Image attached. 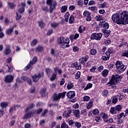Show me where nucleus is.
Returning a JSON list of instances; mask_svg holds the SVG:
<instances>
[{
	"instance_id": "nucleus-1",
	"label": "nucleus",
	"mask_w": 128,
	"mask_h": 128,
	"mask_svg": "<svg viewBox=\"0 0 128 128\" xmlns=\"http://www.w3.org/2000/svg\"><path fill=\"white\" fill-rule=\"evenodd\" d=\"M112 20L118 24H128V12L114 14L112 16Z\"/></svg>"
},
{
	"instance_id": "nucleus-2",
	"label": "nucleus",
	"mask_w": 128,
	"mask_h": 128,
	"mask_svg": "<svg viewBox=\"0 0 128 128\" xmlns=\"http://www.w3.org/2000/svg\"><path fill=\"white\" fill-rule=\"evenodd\" d=\"M121 78H122V76H119L118 74H116V76L113 75L110 80L107 84L108 86H111L112 84H116L118 82H120V80H121Z\"/></svg>"
},
{
	"instance_id": "nucleus-3",
	"label": "nucleus",
	"mask_w": 128,
	"mask_h": 128,
	"mask_svg": "<svg viewBox=\"0 0 128 128\" xmlns=\"http://www.w3.org/2000/svg\"><path fill=\"white\" fill-rule=\"evenodd\" d=\"M116 68L117 69L116 72L118 74H122V72H123L126 70V66L122 64V62L118 61L116 62Z\"/></svg>"
},
{
	"instance_id": "nucleus-4",
	"label": "nucleus",
	"mask_w": 128,
	"mask_h": 128,
	"mask_svg": "<svg viewBox=\"0 0 128 128\" xmlns=\"http://www.w3.org/2000/svg\"><path fill=\"white\" fill-rule=\"evenodd\" d=\"M46 4H48V6H50V12L52 14V10H54L56 6V1H54V0H46Z\"/></svg>"
},
{
	"instance_id": "nucleus-5",
	"label": "nucleus",
	"mask_w": 128,
	"mask_h": 128,
	"mask_svg": "<svg viewBox=\"0 0 128 128\" xmlns=\"http://www.w3.org/2000/svg\"><path fill=\"white\" fill-rule=\"evenodd\" d=\"M121 110L122 106L118 104L115 107L111 108L110 110V112H111V114H118V112H120Z\"/></svg>"
},
{
	"instance_id": "nucleus-6",
	"label": "nucleus",
	"mask_w": 128,
	"mask_h": 128,
	"mask_svg": "<svg viewBox=\"0 0 128 128\" xmlns=\"http://www.w3.org/2000/svg\"><path fill=\"white\" fill-rule=\"evenodd\" d=\"M60 98H64V92H63L62 93H60L58 94H53L52 99L55 102H58Z\"/></svg>"
},
{
	"instance_id": "nucleus-7",
	"label": "nucleus",
	"mask_w": 128,
	"mask_h": 128,
	"mask_svg": "<svg viewBox=\"0 0 128 128\" xmlns=\"http://www.w3.org/2000/svg\"><path fill=\"white\" fill-rule=\"evenodd\" d=\"M102 36V33H94L90 36V40H100Z\"/></svg>"
},
{
	"instance_id": "nucleus-8",
	"label": "nucleus",
	"mask_w": 128,
	"mask_h": 128,
	"mask_svg": "<svg viewBox=\"0 0 128 128\" xmlns=\"http://www.w3.org/2000/svg\"><path fill=\"white\" fill-rule=\"evenodd\" d=\"M42 76H44V73L39 72L38 74H36L34 76H32V80L34 82H38V80L42 78Z\"/></svg>"
},
{
	"instance_id": "nucleus-9",
	"label": "nucleus",
	"mask_w": 128,
	"mask_h": 128,
	"mask_svg": "<svg viewBox=\"0 0 128 128\" xmlns=\"http://www.w3.org/2000/svg\"><path fill=\"white\" fill-rule=\"evenodd\" d=\"M108 53L106 52V54H106V56H102V60H108L110 58V54H112V51L110 48L108 50Z\"/></svg>"
},
{
	"instance_id": "nucleus-10",
	"label": "nucleus",
	"mask_w": 128,
	"mask_h": 128,
	"mask_svg": "<svg viewBox=\"0 0 128 128\" xmlns=\"http://www.w3.org/2000/svg\"><path fill=\"white\" fill-rule=\"evenodd\" d=\"M36 60H38L36 57H34L32 61H30V63L26 66V70H30V66H34V64L36 62Z\"/></svg>"
},
{
	"instance_id": "nucleus-11",
	"label": "nucleus",
	"mask_w": 128,
	"mask_h": 128,
	"mask_svg": "<svg viewBox=\"0 0 128 128\" xmlns=\"http://www.w3.org/2000/svg\"><path fill=\"white\" fill-rule=\"evenodd\" d=\"M58 44L60 48H64V38L60 36L58 40Z\"/></svg>"
},
{
	"instance_id": "nucleus-12",
	"label": "nucleus",
	"mask_w": 128,
	"mask_h": 128,
	"mask_svg": "<svg viewBox=\"0 0 128 128\" xmlns=\"http://www.w3.org/2000/svg\"><path fill=\"white\" fill-rule=\"evenodd\" d=\"M26 112V114H24L23 118H32V116H34V112H26V110H25Z\"/></svg>"
},
{
	"instance_id": "nucleus-13",
	"label": "nucleus",
	"mask_w": 128,
	"mask_h": 128,
	"mask_svg": "<svg viewBox=\"0 0 128 128\" xmlns=\"http://www.w3.org/2000/svg\"><path fill=\"white\" fill-rule=\"evenodd\" d=\"M13 80H14V76H12L8 75L5 77L4 82H12Z\"/></svg>"
},
{
	"instance_id": "nucleus-14",
	"label": "nucleus",
	"mask_w": 128,
	"mask_h": 128,
	"mask_svg": "<svg viewBox=\"0 0 128 128\" xmlns=\"http://www.w3.org/2000/svg\"><path fill=\"white\" fill-rule=\"evenodd\" d=\"M68 98H74L76 96V93L74 91H70L66 94Z\"/></svg>"
},
{
	"instance_id": "nucleus-15",
	"label": "nucleus",
	"mask_w": 128,
	"mask_h": 128,
	"mask_svg": "<svg viewBox=\"0 0 128 128\" xmlns=\"http://www.w3.org/2000/svg\"><path fill=\"white\" fill-rule=\"evenodd\" d=\"M10 52H12V50H10V45H6V47L4 51V54L8 56V54H10Z\"/></svg>"
},
{
	"instance_id": "nucleus-16",
	"label": "nucleus",
	"mask_w": 128,
	"mask_h": 128,
	"mask_svg": "<svg viewBox=\"0 0 128 128\" xmlns=\"http://www.w3.org/2000/svg\"><path fill=\"white\" fill-rule=\"evenodd\" d=\"M54 72L52 76L50 78V80L52 81L54 80H56V72H58V67H56L54 68Z\"/></svg>"
},
{
	"instance_id": "nucleus-17",
	"label": "nucleus",
	"mask_w": 128,
	"mask_h": 128,
	"mask_svg": "<svg viewBox=\"0 0 128 128\" xmlns=\"http://www.w3.org/2000/svg\"><path fill=\"white\" fill-rule=\"evenodd\" d=\"M88 56L81 58L80 60V64H86L88 62Z\"/></svg>"
},
{
	"instance_id": "nucleus-18",
	"label": "nucleus",
	"mask_w": 128,
	"mask_h": 128,
	"mask_svg": "<svg viewBox=\"0 0 128 128\" xmlns=\"http://www.w3.org/2000/svg\"><path fill=\"white\" fill-rule=\"evenodd\" d=\"M73 114L75 118H79L80 116V110H73Z\"/></svg>"
},
{
	"instance_id": "nucleus-19",
	"label": "nucleus",
	"mask_w": 128,
	"mask_h": 128,
	"mask_svg": "<svg viewBox=\"0 0 128 128\" xmlns=\"http://www.w3.org/2000/svg\"><path fill=\"white\" fill-rule=\"evenodd\" d=\"M118 98H120V96L118 95L112 96V104H116V102H118Z\"/></svg>"
},
{
	"instance_id": "nucleus-20",
	"label": "nucleus",
	"mask_w": 128,
	"mask_h": 128,
	"mask_svg": "<svg viewBox=\"0 0 128 128\" xmlns=\"http://www.w3.org/2000/svg\"><path fill=\"white\" fill-rule=\"evenodd\" d=\"M42 112V108H40L38 110H36L34 112V116H36V114L38 115L40 114Z\"/></svg>"
},
{
	"instance_id": "nucleus-21",
	"label": "nucleus",
	"mask_w": 128,
	"mask_h": 128,
	"mask_svg": "<svg viewBox=\"0 0 128 128\" xmlns=\"http://www.w3.org/2000/svg\"><path fill=\"white\" fill-rule=\"evenodd\" d=\"M0 106H1V108H6L8 106V103L6 102H2L0 104Z\"/></svg>"
},
{
	"instance_id": "nucleus-22",
	"label": "nucleus",
	"mask_w": 128,
	"mask_h": 128,
	"mask_svg": "<svg viewBox=\"0 0 128 128\" xmlns=\"http://www.w3.org/2000/svg\"><path fill=\"white\" fill-rule=\"evenodd\" d=\"M92 102H94V100L91 99L88 103V104L87 106L88 110H90V108L92 107Z\"/></svg>"
},
{
	"instance_id": "nucleus-23",
	"label": "nucleus",
	"mask_w": 128,
	"mask_h": 128,
	"mask_svg": "<svg viewBox=\"0 0 128 128\" xmlns=\"http://www.w3.org/2000/svg\"><path fill=\"white\" fill-rule=\"evenodd\" d=\"M19 106H18V105L13 106L12 107H11L10 108L9 112H10V114H12V112H14V110H16V108H19Z\"/></svg>"
},
{
	"instance_id": "nucleus-24",
	"label": "nucleus",
	"mask_w": 128,
	"mask_h": 128,
	"mask_svg": "<svg viewBox=\"0 0 128 128\" xmlns=\"http://www.w3.org/2000/svg\"><path fill=\"white\" fill-rule=\"evenodd\" d=\"M102 32L104 34H107V36H108L110 34V30H108L104 28L102 30Z\"/></svg>"
},
{
	"instance_id": "nucleus-25",
	"label": "nucleus",
	"mask_w": 128,
	"mask_h": 128,
	"mask_svg": "<svg viewBox=\"0 0 128 128\" xmlns=\"http://www.w3.org/2000/svg\"><path fill=\"white\" fill-rule=\"evenodd\" d=\"M74 66L76 70H80L82 68V66H80V64H78V62L74 63Z\"/></svg>"
},
{
	"instance_id": "nucleus-26",
	"label": "nucleus",
	"mask_w": 128,
	"mask_h": 128,
	"mask_svg": "<svg viewBox=\"0 0 128 128\" xmlns=\"http://www.w3.org/2000/svg\"><path fill=\"white\" fill-rule=\"evenodd\" d=\"M36 44H38V40L36 39H34L32 41L30 46H34Z\"/></svg>"
},
{
	"instance_id": "nucleus-27",
	"label": "nucleus",
	"mask_w": 128,
	"mask_h": 128,
	"mask_svg": "<svg viewBox=\"0 0 128 128\" xmlns=\"http://www.w3.org/2000/svg\"><path fill=\"white\" fill-rule=\"evenodd\" d=\"M102 114V118L103 120H104V121L106 122H108V115L104 114V112H102V114Z\"/></svg>"
},
{
	"instance_id": "nucleus-28",
	"label": "nucleus",
	"mask_w": 128,
	"mask_h": 128,
	"mask_svg": "<svg viewBox=\"0 0 128 128\" xmlns=\"http://www.w3.org/2000/svg\"><path fill=\"white\" fill-rule=\"evenodd\" d=\"M42 50H44V48L42 46H39L36 48V52H42Z\"/></svg>"
},
{
	"instance_id": "nucleus-29",
	"label": "nucleus",
	"mask_w": 128,
	"mask_h": 128,
	"mask_svg": "<svg viewBox=\"0 0 128 128\" xmlns=\"http://www.w3.org/2000/svg\"><path fill=\"white\" fill-rule=\"evenodd\" d=\"M13 30H14V28H8L6 30L7 34H8V36H10V34H12V32Z\"/></svg>"
},
{
	"instance_id": "nucleus-30",
	"label": "nucleus",
	"mask_w": 128,
	"mask_h": 128,
	"mask_svg": "<svg viewBox=\"0 0 128 128\" xmlns=\"http://www.w3.org/2000/svg\"><path fill=\"white\" fill-rule=\"evenodd\" d=\"M108 74V70H104L102 72V76H103L104 77L106 76Z\"/></svg>"
},
{
	"instance_id": "nucleus-31",
	"label": "nucleus",
	"mask_w": 128,
	"mask_h": 128,
	"mask_svg": "<svg viewBox=\"0 0 128 128\" xmlns=\"http://www.w3.org/2000/svg\"><path fill=\"white\" fill-rule=\"evenodd\" d=\"M34 106V104L32 103H31L27 107L26 109V112H28V110H29L32 108Z\"/></svg>"
},
{
	"instance_id": "nucleus-32",
	"label": "nucleus",
	"mask_w": 128,
	"mask_h": 128,
	"mask_svg": "<svg viewBox=\"0 0 128 128\" xmlns=\"http://www.w3.org/2000/svg\"><path fill=\"white\" fill-rule=\"evenodd\" d=\"M68 18H70V13L68 12H66L65 14V22H68Z\"/></svg>"
},
{
	"instance_id": "nucleus-33",
	"label": "nucleus",
	"mask_w": 128,
	"mask_h": 128,
	"mask_svg": "<svg viewBox=\"0 0 128 128\" xmlns=\"http://www.w3.org/2000/svg\"><path fill=\"white\" fill-rule=\"evenodd\" d=\"M64 44H66V48H68L70 46V44H70V39L68 38H66L65 40Z\"/></svg>"
},
{
	"instance_id": "nucleus-34",
	"label": "nucleus",
	"mask_w": 128,
	"mask_h": 128,
	"mask_svg": "<svg viewBox=\"0 0 128 128\" xmlns=\"http://www.w3.org/2000/svg\"><path fill=\"white\" fill-rule=\"evenodd\" d=\"M72 110H70L67 113L65 114V118H70V114H72Z\"/></svg>"
},
{
	"instance_id": "nucleus-35",
	"label": "nucleus",
	"mask_w": 128,
	"mask_h": 128,
	"mask_svg": "<svg viewBox=\"0 0 128 128\" xmlns=\"http://www.w3.org/2000/svg\"><path fill=\"white\" fill-rule=\"evenodd\" d=\"M58 24L56 22L52 23L50 24V26H52V28H58Z\"/></svg>"
},
{
	"instance_id": "nucleus-36",
	"label": "nucleus",
	"mask_w": 128,
	"mask_h": 128,
	"mask_svg": "<svg viewBox=\"0 0 128 128\" xmlns=\"http://www.w3.org/2000/svg\"><path fill=\"white\" fill-rule=\"evenodd\" d=\"M121 56H126V58H128V50L124 51L121 55Z\"/></svg>"
},
{
	"instance_id": "nucleus-37",
	"label": "nucleus",
	"mask_w": 128,
	"mask_h": 128,
	"mask_svg": "<svg viewBox=\"0 0 128 128\" xmlns=\"http://www.w3.org/2000/svg\"><path fill=\"white\" fill-rule=\"evenodd\" d=\"M48 110L46 109L44 110L42 112L41 117L44 118V116H46V114H48Z\"/></svg>"
},
{
	"instance_id": "nucleus-38",
	"label": "nucleus",
	"mask_w": 128,
	"mask_h": 128,
	"mask_svg": "<svg viewBox=\"0 0 128 128\" xmlns=\"http://www.w3.org/2000/svg\"><path fill=\"white\" fill-rule=\"evenodd\" d=\"M108 94V90H104L102 92L103 96H106Z\"/></svg>"
},
{
	"instance_id": "nucleus-39",
	"label": "nucleus",
	"mask_w": 128,
	"mask_h": 128,
	"mask_svg": "<svg viewBox=\"0 0 128 128\" xmlns=\"http://www.w3.org/2000/svg\"><path fill=\"white\" fill-rule=\"evenodd\" d=\"M83 15L84 16H90V13L88 11H86L84 12Z\"/></svg>"
},
{
	"instance_id": "nucleus-40",
	"label": "nucleus",
	"mask_w": 128,
	"mask_h": 128,
	"mask_svg": "<svg viewBox=\"0 0 128 128\" xmlns=\"http://www.w3.org/2000/svg\"><path fill=\"white\" fill-rule=\"evenodd\" d=\"M80 78V72H78L75 75V78L76 80H78Z\"/></svg>"
},
{
	"instance_id": "nucleus-41",
	"label": "nucleus",
	"mask_w": 128,
	"mask_h": 128,
	"mask_svg": "<svg viewBox=\"0 0 128 128\" xmlns=\"http://www.w3.org/2000/svg\"><path fill=\"white\" fill-rule=\"evenodd\" d=\"M45 26H46V24H44V22H42V21L39 22V26L41 28H44Z\"/></svg>"
},
{
	"instance_id": "nucleus-42",
	"label": "nucleus",
	"mask_w": 128,
	"mask_h": 128,
	"mask_svg": "<svg viewBox=\"0 0 128 128\" xmlns=\"http://www.w3.org/2000/svg\"><path fill=\"white\" fill-rule=\"evenodd\" d=\"M74 22V18L72 16H70L69 19V24H72Z\"/></svg>"
},
{
	"instance_id": "nucleus-43",
	"label": "nucleus",
	"mask_w": 128,
	"mask_h": 128,
	"mask_svg": "<svg viewBox=\"0 0 128 128\" xmlns=\"http://www.w3.org/2000/svg\"><path fill=\"white\" fill-rule=\"evenodd\" d=\"M28 78L26 77V76H23L21 77V82H26V80H27Z\"/></svg>"
},
{
	"instance_id": "nucleus-44",
	"label": "nucleus",
	"mask_w": 128,
	"mask_h": 128,
	"mask_svg": "<svg viewBox=\"0 0 128 128\" xmlns=\"http://www.w3.org/2000/svg\"><path fill=\"white\" fill-rule=\"evenodd\" d=\"M90 54H92V56H95V54H96V50L95 49H92L90 50Z\"/></svg>"
},
{
	"instance_id": "nucleus-45",
	"label": "nucleus",
	"mask_w": 128,
	"mask_h": 128,
	"mask_svg": "<svg viewBox=\"0 0 128 128\" xmlns=\"http://www.w3.org/2000/svg\"><path fill=\"white\" fill-rule=\"evenodd\" d=\"M72 88H74V84H72V83L68 84L67 86V88H68V90H70Z\"/></svg>"
},
{
	"instance_id": "nucleus-46",
	"label": "nucleus",
	"mask_w": 128,
	"mask_h": 128,
	"mask_svg": "<svg viewBox=\"0 0 128 128\" xmlns=\"http://www.w3.org/2000/svg\"><path fill=\"white\" fill-rule=\"evenodd\" d=\"M46 72L47 74H48V76H50V74H52V70H50L48 68H46Z\"/></svg>"
},
{
	"instance_id": "nucleus-47",
	"label": "nucleus",
	"mask_w": 128,
	"mask_h": 128,
	"mask_svg": "<svg viewBox=\"0 0 128 128\" xmlns=\"http://www.w3.org/2000/svg\"><path fill=\"white\" fill-rule=\"evenodd\" d=\"M18 12L20 14H22V12H24V8H19V9H18Z\"/></svg>"
},
{
	"instance_id": "nucleus-48",
	"label": "nucleus",
	"mask_w": 128,
	"mask_h": 128,
	"mask_svg": "<svg viewBox=\"0 0 128 128\" xmlns=\"http://www.w3.org/2000/svg\"><path fill=\"white\" fill-rule=\"evenodd\" d=\"M75 126H76V128H80L82 126V124L80 122H76Z\"/></svg>"
},
{
	"instance_id": "nucleus-49",
	"label": "nucleus",
	"mask_w": 128,
	"mask_h": 128,
	"mask_svg": "<svg viewBox=\"0 0 128 128\" xmlns=\"http://www.w3.org/2000/svg\"><path fill=\"white\" fill-rule=\"evenodd\" d=\"M8 6L10 8H11V10H12V8H14L15 6L14 4H12V3H8Z\"/></svg>"
},
{
	"instance_id": "nucleus-50",
	"label": "nucleus",
	"mask_w": 128,
	"mask_h": 128,
	"mask_svg": "<svg viewBox=\"0 0 128 128\" xmlns=\"http://www.w3.org/2000/svg\"><path fill=\"white\" fill-rule=\"evenodd\" d=\"M42 10L43 12H48V6L42 7Z\"/></svg>"
},
{
	"instance_id": "nucleus-51",
	"label": "nucleus",
	"mask_w": 128,
	"mask_h": 128,
	"mask_svg": "<svg viewBox=\"0 0 128 128\" xmlns=\"http://www.w3.org/2000/svg\"><path fill=\"white\" fill-rule=\"evenodd\" d=\"M16 20H20V18H22L21 14H18V12L16 13Z\"/></svg>"
},
{
	"instance_id": "nucleus-52",
	"label": "nucleus",
	"mask_w": 128,
	"mask_h": 128,
	"mask_svg": "<svg viewBox=\"0 0 128 128\" xmlns=\"http://www.w3.org/2000/svg\"><path fill=\"white\" fill-rule=\"evenodd\" d=\"M70 10H76V6L74 5L70 6L69 7Z\"/></svg>"
},
{
	"instance_id": "nucleus-53",
	"label": "nucleus",
	"mask_w": 128,
	"mask_h": 128,
	"mask_svg": "<svg viewBox=\"0 0 128 128\" xmlns=\"http://www.w3.org/2000/svg\"><path fill=\"white\" fill-rule=\"evenodd\" d=\"M90 96H85L84 97V102H88V100H90Z\"/></svg>"
},
{
	"instance_id": "nucleus-54",
	"label": "nucleus",
	"mask_w": 128,
	"mask_h": 128,
	"mask_svg": "<svg viewBox=\"0 0 128 128\" xmlns=\"http://www.w3.org/2000/svg\"><path fill=\"white\" fill-rule=\"evenodd\" d=\"M117 122L118 124H123L124 123V120H122L118 118V120L117 121Z\"/></svg>"
},
{
	"instance_id": "nucleus-55",
	"label": "nucleus",
	"mask_w": 128,
	"mask_h": 128,
	"mask_svg": "<svg viewBox=\"0 0 128 128\" xmlns=\"http://www.w3.org/2000/svg\"><path fill=\"white\" fill-rule=\"evenodd\" d=\"M96 70V66H93L90 69V72H94Z\"/></svg>"
},
{
	"instance_id": "nucleus-56",
	"label": "nucleus",
	"mask_w": 128,
	"mask_h": 128,
	"mask_svg": "<svg viewBox=\"0 0 128 128\" xmlns=\"http://www.w3.org/2000/svg\"><path fill=\"white\" fill-rule=\"evenodd\" d=\"M14 124H16V120H12L10 121V126H14Z\"/></svg>"
},
{
	"instance_id": "nucleus-57",
	"label": "nucleus",
	"mask_w": 128,
	"mask_h": 128,
	"mask_svg": "<svg viewBox=\"0 0 128 128\" xmlns=\"http://www.w3.org/2000/svg\"><path fill=\"white\" fill-rule=\"evenodd\" d=\"M26 80L28 84H30V86L32 84V80L30 78H28Z\"/></svg>"
},
{
	"instance_id": "nucleus-58",
	"label": "nucleus",
	"mask_w": 128,
	"mask_h": 128,
	"mask_svg": "<svg viewBox=\"0 0 128 128\" xmlns=\"http://www.w3.org/2000/svg\"><path fill=\"white\" fill-rule=\"evenodd\" d=\"M113 122L114 119L112 118H110L108 120H107V122H107L108 124H112V122Z\"/></svg>"
},
{
	"instance_id": "nucleus-59",
	"label": "nucleus",
	"mask_w": 128,
	"mask_h": 128,
	"mask_svg": "<svg viewBox=\"0 0 128 128\" xmlns=\"http://www.w3.org/2000/svg\"><path fill=\"white\" fill-rule=\"evenodd\" d=\"M110 26V25L108 23H104V26L103 28H108Z\"/></svg>"
},
{
	"instance_id": "nucleus-60",
	"label": "nucleus",
	"mask_w": 128,
	"mask_h": 128,
	"mask_svg": "<svg viewBox=\"0 0 128 128\" xmlns=\"http://www.w3.org/2000/svg\"><path fill=\"white\" fill-rule=\"evenodd\" d=\"M92 112L94 114H98V109H94Z\"/></svg>"
},
{
	"instance_id": "nucleus-61",
	"label": "nucleus",
	"mask_w": 128,
	"mask_h": 128,
	"mask_svg": "<svg viewBox=\"0 0 128 128\" xmlns=\"http://www.w3.org/2000/svg\"><path fill=\"white\" fill-rule=\"evenodd\" d=\"M78 6H82V0H80L78 1Z\"/></svg>"
},
{
	"instance_id": "nucleus-62",
	"label": "nucleus",
	"mask_w": 128,
	"mask_h": 128,
	"mask_svg": "<svg viewBox=\"0 0 128 128\" xmlns=\"http://www.w3.org/2000/svg\"><path fill=\"white\" fill-rule=\"evenodd\" d=\"M73 52H78V46H74L73 48Z\"/></svg>"
},
{
	"instance_id": "nucleus-63",
	"label": "nucleus",
	"mask_w": 128,
	"mask_h": 128,
	"mask_svg": "<svg viewBox=\"0 0 128 128\" xmlns=\"http://www.w3.org/2000/svg\"><path fill=\"white\" fill-rule=\"evenodd\" d=\"M2 116H4V108H1L0 110V118Z\"/></svg>"
},
{
	"instance_id": "nucleus-64",
	"label": "nucleus",
	"mask_w": 128,
	"mask_h": 128,
	"mask_svg": "<svg viewBox=\"0 0 128 128\" xmlns=\"http://www.w3.org/2000/svg\"><path fill=\"white\" fill-rule=\"evenodd\" d=\"M24 128H30V124L27 123L24 124Z\"/></svg>"
}]
</instances>
